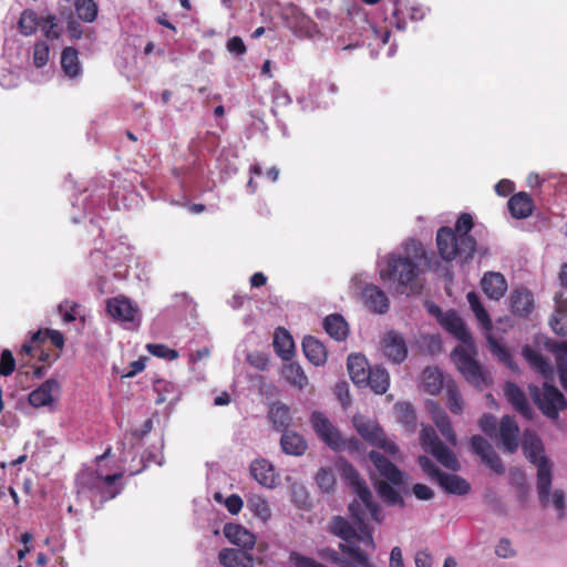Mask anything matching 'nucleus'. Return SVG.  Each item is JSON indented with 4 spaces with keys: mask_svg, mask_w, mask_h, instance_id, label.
I'll list each match as a JSON object with an SVG mask.
<instances>
[{
    "mask_svg": "<svg viewBox=\"0 0 567 567\" xmlns=\"http://www.w3.org/2000/svg\"><path fill=\"white\" fill-rule=\"evenodd\" d=\"M557 370L561 386L567 391V363L560 355H557Z\"/></svg>",
    "mask_w": 567,
    "mask_h": 567,
    "instance_id": "774afa93",
    "label": "nucleus"
},
{
    "mask_svg": "<svg viewBox=\"0 0 567 567\" xmlns=\"http://www.w3.org/2000/svg\"><path fill=\"white\" fill-rule=\"evenodd\" d=\"M420 441L423 450L432 454L441 465L451 471L460 470V462L455 454L443 444L432 426L425 425L422 427Z\"/></svg>",
    "mask_w": 567,
    "mask_h": 567,
    "instance_id": "9b49d317",
    "label": "nucleus"
},
{
    "mask_svg": "<svg viewBox=\"0 0 567 567\" xmlns=\"http://www.w3.org/2000/svg\"><path fill=\"white\" fill-rule=\"evenodd\" d=\"M466 299L470 303L472 311L474 312L478 323L486 331L487 343L489 351L495 355L504 365L509 368L512 371H517V364L514 362L512 354L509 351L503 347L496 339H494L489 331L492 330V321L488 312L485 310L482 305L480 297L476 292L470 291L466 296Z\"/></svg>",
    "mask_w": 567,
    "mask_h": 567,
    "instance_id": "9d476101",
    "label": "nucleus"
},
{
    "mask_svg": "<svg viewBox=\"0 0 567 567\" xmlns=\"http://www.w3.org/2000/svg\"><path fill=\"white\" fill-rule=\"evenodd\" d=\"M269 419L274 427L282 433L288 431L292 422L289 406L279 402L270 406Z\"/></svg>",
    "mask_w": 567,
    "mask_h": 567,
    "instance_id": "e433bc0d",
    "label": "nucleus"
},
{
    "mask_svg": "<svg viewBox=\"0 0 567 567\" xmlns=\"http://www.w3.org/2000/svg\"><path fill=\"white\" fill-rule=\"evenodd\" d=\"M248 508L262 522H267L271 516V509L266 498L259 495H252L247 501Z\"/></svg>",
    "mask_w": 567,
    "mask_h": 567,
    "instance_id": "a18cd8bd",
    "label": "nucleus"
},
{
    "mask_svg": "<svg viewBox=\"0 0 567 567\" xmlns=\"http://www.w3.org/2000/svg\"><path fill=\"white\" fill-rule=\"evenodd\" d=\"M342 474L358 496V499H354L349 504V512L359 522V526L363 532L362 540L371 548H375L372 537V528L369 523L370 520L377 523L381 522L382 517L380 507L373 502L369 487L352 465L346 464L343 466Z\"/></svg>",
    "mask_w": 567,
    "mask_h": 567,
    "instance_id": "39448f33",
    "label": "nucleus"
},
{
    "mask_svg": "<svg viewBox=\"0 0 567 567\" xmlns=\"http://www.w3.org/2000/svg\"><path fill=\"white\" fill-rule=\"evenodd\" d=\"M395 411L398 420L409 430L414 431L416 426V415L410 403H396Z\"/></svg>",
    "mask_w": 567,
    "mask_h": 567,
    "instance_id": "49530a36",
    "label": "nucleus"
},
{
    "mask_svg": "<svg viewBox=\"0 0 567 567\" xmlns=\"http://www.w3.org/2000/svg\"><path fill=\"white\" fill-rule=\"evenodd\" d=\"M507 400L512 403L514 409L519 412L525 419L533 417V409L529 405L525 393L514 383L507 382L504 388Z\"/></svg>",
    "mask_w": 567,
    "mask_h": 567,
    "instance_id": "cd10ccee",
    "label": "nucleus"
},
{
    "mask_svg": "<svg viewBox=\"0 0 567 567\" xmlns=\"http://www.w3.org/2000/svg\"><path fill=\"white\" fill-rule=\"evenodd\" d=\"M512 311L519 316L528 315L533 309V296L526 289H516L511 295Z\"/></svg>",
    "mask_w": 567,
    "mask_h": 567,
    "instance_id": "4c0bfd02",
    "label": "nucleus"
},
{
    "mask_svg": "<svg viewBox=\"0 0 567 567\" xmlns=\"http://www.w3.org/2000/svg\"><path fill=\"white\" fill-rule=\"evenodd\" d=\"M522 447L525 456L537 466V494L539 503L546 505L549 502V488L551 486V465L544 455L540 439L530 431H525Z\"/></svg>",
    "mask_w": 567,
    "mask_h": 567,
    "instance_id": "423d86ee",
    "label": "nucleus"
},
{
    "mask_svg": "<svg viewBox=\"0 0 567 567\" xmlns=\"http://www.w3.org/2000/svg\"><path fill=\"white\" fill-rule=\"evenodd\" d=\"M49 47L45 42H38L33 48V63L37 68H42L49 61Z\"/></svg>",
    "mask_w": 567,
    "mask_h": 567,
    "instance_id": "13d9d810",
    "label": "nucleus"
},
{
    "mask_svg": "<svg viewBox=\"0 0 567 567\" xmlns=\"http://www.w3.org/2000/svg\"><path fill=\"white\" fill-rule=\"evenodd\" d=\"M495 554L502 558H511L515 556V551L512 548V544L506 538H503L498 542L495 548Z\"/></svg>",
    "mask_w": 567,
    "mask_h": 567,
    "instance_id": "e2e57ef3",
    "label": "nucleus"
},
{
    "mask_svg": "<svg viewBox=\"0 0 567 567\" xmlns=\"http://www.w3.org/2000/svg\"><path fill=\"white\" fill-rule=\"evenodd\" d=\"M116 250H118L120 252H124L127 250V247L121 244L117 247L112 248V250L107 255H104V252L96 249L95 251L91 252V262L97 270H102L103 266L106 268H115L122 262H124L128 256L127 252H125L122 257L115 256L114 252Z\"/></svg>",
    "mask_w": 567,
    "mask_h": 567,
    "instance_id": "bb28decb",
    "label": "nucleus"
},
{
    "mask_svg": "<svg viewBox=\"0 0 567 567\" xmlns=\"http://www.w3.org/2000/svg\"><path fill=\"white\" fill-rule=\"evenodd\" d=\"M422 384L427 393L437 394L444 385L442 372L436 368H426L422 373Z\"/></svg>",
    "mask_w": 567,
    "mask_h": 567,
    "instance_id": "79ce46f5",
    "label": "nucleus"
},
{
    "mask_svg": "<svg viewBox=\"0 0 567 567\" xmlns=\"http://www.w3.org/2000/svg\"><path fill=\"white\" fill-rule=\"evenodd\" d=\"M369 379L364 385H369L377 394H383L388 391L390 385V377L385 369L374 367L369 369Z\"/></svg>",
    "mask_w": 567,
    "mask_h": 567,
    "instance_id": "58836bf2",
    "label": "nucleus"
},
{
    "mask_svg": "<svg viewBox=\"0 0 567 567\" xmlns=\"http://www.w3.org/2000/svg\"><path fill=\"white\" fill-rule=\"evenodd\" d=\"M224 535L231 544L244 549H252L256 544L255 535L238 524H226Z\"/></svg>",
    "mask_w": 567,
    "mask_h": 567,
    "instance_id": "393cba45",
    "label": "nucleus"
},
{
    "mask_svg": "<svg viewBox=\"0 0 567 567\" xmlns=\"http://www.w3.org/2000/svg\"><path fill=\"white\" fill-rule=\"evenodd\" d=\"M519 427L509 415L502 417L499 423V436L503 447L508 453H514L518 449Z\"/></svg>",
    "mask_w": 567,
    "mask_h": 567,
    "instance_id": "a878e982",
    "label": "nucleus"
},
{
    "mask_svg": "<svg viewBox=\"0 0 567 567\" xmlns=\"http://www.w3.org/2000/svg\"><path fill=\"white\" fill-rule=\"evenodd\" d=\"M481 286L484 293L493 300H499L507 291V281L501 272L488 271L482 280Z\"/></svg>",
    "mask_w": 567,
    "mask_h": 567,
    "instance_id": "5701e85b",
    "label": "nucleus"
},
{
    "mask_svg": "<svg viewBox=\"0 0 567 567\" xmlns=\"http://www.w3.org/2000/svg\"><path fill=\"white\" fill-rule=\"evenodd\" d=\"M437 483L449 494L462 496L471 491L468 482L456 474L444 473Z\"/></svg>",
    "mask_w": 567,
    "mask_h": 567,
    "instance_id": "c9c22d12",
    "label": "nucleus"
},
{
    "mask_svg": "<svg viewBox=\"0 0 567 567\" xmlns=\"http://www.w3.org/2000/svg\"><path fill=\"white\" fill-rule=\"evenodd\" d=\"M291 499L298 507H305L308 503V492L303 484L293 482L290 486Z\"/></svg>",
    "mask_w": 567,
    "mask_h": 567,
    "instance_id": "5fc2aeb1",
    "label": "nucleus"
},
{
    "mask_svg": "<svg viewBox=\"0 0 567 567\" xmlns=\"http://www.w3.org/2000/svg\"><path fill=\"white\" fill-rule=\"evenodd\" d=\"M507 206L512 216L517 219H524L530 216L534 207L532 198L524 192L512 196Z\"/></svg>",
    "mask_w": 567,
    "mask_h": 567,
    "instance_id": "2f4dec72",
    "label": "nucleus"
},
{
    "mask_svg": "<svg viewBox=\"0 0 567 567\" xmlns=\"http://www.w3.org/2000/svg\"><path fill=\"white\" fill-rule=\"evenodd\" d=\"M523 357L545 379L543 391H539L537 386H529L535 403L546 416L557 419L559 412L567 406V402L563 393L549 383L554 381L555 375L553 365L546 358L528 346L523 348Z\"/></svg>",
    "mask_w": 567,
    "mask_h": 567,
    "instance_id": "20e7f679",
    "label": "nucleus"
},
{
    "mask_svg": "<svg viewBox=\"0 0 567 567\" xmlns=\"http://www.w3.org/2000/svg\"><path fill=\"white\" fill-rule=\"evenodd\" d=\"M550 489H551V487L549 488V491ZM550 504L556 509L557 516L559 518H563L565 516V509H566V496L561 489H555L553 492V494L549 492V502L543 506L546 507Z\"/></svg>",
    "mask_w": 567,
    "mask_h": 567,
    "instance_id": "864d4df0",
    "label": "nucleus"
},
{
    "mask_svg": "<svg viewBox=\"0 0 567 567\" xmlns=\"http://www.w3.org/2000/svg\"><path fill=\"white\" fill-rule=\"evenodd\" d=\"M382 352L394 363H401L408 355V349L403 337L394 331L388 332L382 338Z\"/></svg>",
    "mask_w": 567,
    "mask_h": 567,
    "instance_id": "a211bd4d",
    "label": "nucleus"
},
{
    "mask_svg": "<svg viewBox=\"0 0 567 567\" xmlns=\"http://www.w3.org/2000/svg\"><path fill=\"white\" fill-rule=\"evenodd\" d=\"M316 483L322 493H330L336 485V476L330 467H322L318 471Z\"/></svg>",
    "mask_w": 567,
    "mask_h": 567,
    "instance_id": "09e8293b",
    "label": "nucleus"
},
{
    "mask_svg": "<svg viewBox=\"0 0 567 567\" xmlns=\"http://www.w3.org/2000/svg\"><path fill=\"white\" fill-rule=\"evenodd\" d=\"M370 365L368 363V360L362 354H350L348 358V371L350 374L351 380L358 384L363 385L367 383V380L369 379L368 372H369Z\"/></svg>",
    "mask_w": 567,
    "mask_h": 567,
    "instance_id": "7c9ffc66",
    "label": "nucleus"
},
{
    "mask_svg": "<svg viewBox=\"0 0 567 567\" xmlns=\"http://www.w3.org/2000/svg\"><path fill=\"white\" fill-rule=\"evenodd\" d=\"M106 311L112 318L125 323L130 329L137 328L141 323L138 308L124 296L109 299L106 301Z\"/></svg>",
    "mask_w": 567,
    "mask_h": 567,
    "instance_id": "4468645a",
    "label": "nucleus"
},
{
    "mask_svg": "<svg viewBox=\"0 0 567 567\" xmlns=\"http://www.w3.org/2000/svg\"><path fill=\"white\" fill-rule=\"evenodd\" d=\"M436 245L440 256L451 261L456 258L466 261L476 251V240L472 236H457L450 227H441L436 234Z\"/></svg>",
    "mask_w": 567,
    "mask_h": 567,
    "instance_id": "6e6552de",
    "label": "nucleus"
},
{
    "mask_svg": "<svg viewBox=\"0 0 567 567\" xmlns=\"http://www.w3.org/2000/svg\"><path fill=\"white\" fill-rule=\"evenodd\" d=\"M353 423L358 433L371 445L382 449L390 455H395L399 452L396 444L386 439L383 430L377 422L362 416H354Z\"/></svg>",
    "mask_w": 567,
    "mask_h": 567,
    "instance_id": "ddd939ff",
    "label": "nucleus"
},
{
    "mask_svg": "<svg viewBox=\"0 0 567 567\" xmlns=\"http://www.w3.org/2000/svg\"><path fill=\"white\" fill-rule=\"evenodd\" d=\"M556 309L553 313L549 324L555 333L560 336L567 334V299L561 293L555 297Z\"/></svg>",
    "mask_w": 567,
    "mask_h": 567,
    "instance_id": "f704fd0d",
    "label": "nucleus"
},
{
    "mask_svg": "<svg viewBox=\"0 0 567 567\" xmlns=\"http://www.w3.org/2000/svg\"><path fill=\"white\" fill-rule=\"evenodd\" d=\"M79 305L74 301L64 300L59 307V313L64 322H73L79 316Z\"/></svg>",
    "mask_w": 567,
    "mask_h": 567,
    "instance_id": "3c124183",
    "label": "nucleus"
},
{
    "mask_svg": "<svg viewBox=\"0 0 567 567\" xmlns=\"http://www.w3.org/2000/svg\"><path fill=\"white\" fill-rule=\"evenodd\" d=\"M473 228V218L470 214H462L456 223H455V230L454 233L457 236H471L470 231Z\"/></svg>",
    "mask_w": 567,
    "mask_h": 567,
    "instance_id": "bf43d9fd",
    "label": "nucleus"
},
{
    "mask_svg": "<svg viewBox=\"0 0 567 567\" xmlns=\"http://www.w3.org/2000/svg\"><path fill=\"white\" fill-rule=\"evenodd\" d=\"M419 464L421 466V468L423 470V472L431 478V480H435L436 482H439L441 475H443L444 473L440 471V468L434 464V462L425 456V455H421L419 456Z\"/></svg>",
    "mask_w": 567,
    "mask_h": 567,
    "instance_id": "4d7b16f0",
    "label": "nucleus"
},
{
    "mask_svg": "<svg viewBox=\"0 0 567 567\" xmlns=\"http://www.w3.org/2000/svg\"><path fill=\"white\" fill-rule=\"evenodd\" d=\"M146 348L151 354L161 359L172 361L178 358V352L165 344L150 343Z\"/></svg>",
    "mask_w": 567,
    "mask_h": 567,
    "instance_id": "8fccbe9b",
    "label": "nucleus"
},
{
    "mask_svg": "<svg viewBox=\"0 0 567 567\" xmlns=\"http://www.w3.org/2000/svg\"><path fill=\"white\" fill-rule=\"evenodd\" d=\"M393 4L392 14L395 18V25L399 30H405L404 16L409 14L412 21L422 20L426 9L420 6H408L402 0H390Z\"/></svg>",
    "mask_w": 567,
    "mask_h": 567,
    "instance_id": "b1692460",
    "label": "nucleus"
},
{
    "mask_svg": "<svg viewBox=\"0 0 567 567\" xmlns=\"http://www.w3.org/2000/svg\"><path fill=\"white\" fill-rule=\"evenodd\" d=\"M323 328L330 337L338 341L346 339L349 332L348 323L338 313L328 316L323 320Z\"/></svg>",
    "mask_w": 567,
    "mask_h": 567,
    "instance_id": "ea45409f",
    "label": "nucleus"
},
{
    "mask_svg": "<svg viewBox=\"0 0 567 567\" xmlns=\"http://www.w3.org/2000/svg\"><path fill=\"white\" fill-rule=\"evenodd\" d=\"M351 517L355 526H352L346 518L337 516L332 519L331 532L336 536L342 538L346 542L343 544H340L339 546L341 551L350 555L355 560V563L361 564L365 567H371L368 554L364 553L358 545H355L352 542L353 539H357L360 543H362L365 547L372 549L362 540L363 532L359 526L358 519L352 515Z\"/></svg>",
    "mask_w": 567,
    "mask_h": 567,
    "instance_id": "1a4fd4ad",
    "label": "nucleus"
},
{
    "mask_svg": "<svg viewBox=\"0 0 567 567\" xmlns=\"http://www.w3.org/2000/svg\"><path fill=\"white\" fill-rule=\"evenodd\" d=\"M61 68L64 75L71 80H76L82 76V64L79 59V52L74 48L68 47L62 51Z\"/></svg>",
    "mask_w": 567,
    "mask_h": 567,
    "instance_id": "c756f323",
    "label": "nucleus"
},
{
    "mask_svg": "<svg viewBox=\"0 0 567 567\" xmlns=\"http://www.w3.org/2000/svg\"><path fill=\"white\" fill-rule=\"evenodd\" d=\"M446 393H447V405L452 413L458 414L462 412L463 403L461 395L454 385L447 384L446 386Z\"/></svg>",
    "mask_w": 567,
    "mask_h": 567,
    "instance_id": "6e6d98bb",
    "label": "nucleus"
},
{
    "mask_svg": "<svg viewBox=\"0 0 567 567\" xmlns=\"http://www.w3.org/2000/svg\"><path fill=\"white\" fill-rule=\"evenodd\" d=\"M101 202L100 197L92 196V195H84L76 197L74 202H72L73 208H75L79 203L83 205V213L82 214H72V220L73 223L78 224L80 223L86 215L92 214L96 216H101L100 212H95V206Z\"/></svg>",
    "mask_w": 567,
    "mask_h": 567,
    "instance_id": "c03bdc74",
    "label": "nucleus"
},
{
    "mask_svg": "<svg viewBox=\"0 0 567 567\" xmlns=\"http://www.w3.org/2000/svg\"><path fill=\"white\" fill-rule=\"evenodd\" d=\"M38 28H41L43 34L51 40L58 39L62 28L56 22V17L47 14L39 17L33 10H24L19 19V29L22 34L31 35Z\"/></svg>",
    "mask_w": 567,
    "mask_h": 567,
    "instance_id": "f8f14e48",
    "label": "nucleus"
},
{
    "mask_svg": "<svg viewBox=\"0 0 567 567\" xmlns=\"http://www.w3.org/2000/svg\"><path fill=\"white\" fill-rule=\"evenodd\" d=\"M426 265V250L414 239L403 241L399 248L378 261L381 279L396 285L400 293H404L408 288H414L422 268Z\"/></svg>",
    "mask_w": 567,
    "mask_h": 567,
    "instance_id": "f03ea898",
    "label": "nucleus"
},
{
    "mask_svg": "<svg viewBox=\"0 0 567 567\" xmlns=\"http://www.w3.org/2000/svg\"><path fill=\"white\" fill-rule=\"evenodd\" d=\"M251 476L262 486L275 488L279 483V475L274 465L265 458L255 460L250 464Z\"/></svg>",
    "mask_w": 567,
    "mask_h": 567,
    "instance_id": "6ab92c4d",
    "label": "nucleus"
},
{
    "mask_svg": "<svg viewBox=\"0 0 567 567\" xmlns=\"http://www.w3.org/2000/svg\"><path fill=\"white\" fill-rule=\"evenodd\" d=\"M286 18L288 27L301 37H312L317 32L316 23L297 7H290Z\"/></svg>",
    "mask_w": 567,
    "mask_h": 567,
    "instance_id": "aec40b11",
    "label": "nucleus"
},
{
    "mask_svg": "<svg viewBox=\"0 0 567 567\" xmlns=\"http://www.w3.org/2000/svg\"><path fill=\"white\" fill-rule=\"evenodd\" d=\"M16 368V361L10 350H3L1 354L0 374L10 375Z\"/></svg>",
    "mask_w": 567,
    "mask_h": 567,
    "instance_id": "680f3d73",
    "label": "nucleus"
},
{
    "mask_svg": "<svg viewBox=\"0 0 567 567\" xmlns=\"http://www.w3.org/2000/svg\"><path fill=\"white\" fill-rule=\"evenodd\" d=\"M227 50L230 53L243 55L246 52V45L240 37H233L227 42Z\"/></svg>",
    "mask_w": 567,
    "mask_h": 567,
    "instance_id": "69168bd1",
    "label": "nucleus"
},
{
    "mask_svg": "<svg viewBox=\"0 0 567 567\" xmlns=\"http://www.w3.org/2000/svg\"><path fill=\"white\" fill-rule=\"evenodd\" d=\"M250 549L224 548L218 559L224 567H254V556Z\"/></svg>",
    "mask_w": 567,
    "mask_h": 567,
    "instance_id": "4be33fe9",
    "label": "nucleus"
},
{
    "mask_svg": "<svg viewBox=\"0 0 567 567\" xmlns=\"http://www.w3.org/2000/svg\"><path fill=\"white\" fill-rule=\"evenodd\" d=\"M109 451L96 457V468L85 467L76 475L78 495L91 502L94 508L106 501L116 497L123 486L120 483L122 473H106L101 463L105 461Z\"/></svg>",
    "mask_w": 567,
    "mask_h": 567,
    "instance_id": "7ed1b4c3",
    "label": "nucleus"
},
{
    "mask_svg": "<svg viewBox=\"0 0 567 567\" xmlns=\"http://www.w3.org/2000/svg\"><path fill=\"white\" fill-rule=\"evenodd\" d=\"M302 349L307 359L313 365H322L327 361V351L324 346L315 337H305L302 341Z\"/></svg>",
    "mask_w": 567,
    "mask_h": 567,
    "instance_id": "473e14b6",
    "label": "nucleus"
},
{
    "mask_svg": "<svg viewBox=\"0 0 567 567\" xmlns=\"http://www.w3.org/2000/svg\"><path fill=\"white\" fill-rule=\"evenodd\" d=\"M351 282L357 290L360 291L361 298L371 311L375 313H384L389 309V298L379 287L364 284L362 275L352 277Z\"/></svg>",
    "mask_w": 567,
    "mask_h": 567,
    "instance_id": "2eb2a0df",
    "label": "nucleus"
},
{
    "mask_svg": "<svg viewBox=\"0 0 567 567\" xmlns=\"http://www.w3.org/2000/svg\"><path fill=\"white\" fill-rule=\"evenodd\" d=\"M427 311L436 317L439 323L462 342L454 349L451 357L466 381L477 389L487 386L489 379L480 363L475 360L476 349L471 332L462 318L453 310L443 312L433 302L425 303Z\"/></svg>",
    "mask_w": 567,
    "mask_h": 567,
    "instance_id": "f257e3e1",
    "label": "nucleus"
},
{
    "mask_svg": "<svg viewBox=\"0 0 567 567\" xmlns=\"http://www.w3.org/2000/svg\"><path fill=\"white\" fill-rule=\"evenodd\" d=\"M369 458L373 463L379 475L383 478L375 482V488L380 497L389 505L401 504L402 498L393 486H399L403 483L404 473L377 451H371L369 453Z\"/></svg>",
    "mask_w": 567,
    "mask_h": 567,
    "instance_id": "0eeeda50",
    "label": "nucleus"
},
{
    "mask_svg": "<svg viewBox=\"0 0 567 567\" xmlns=\"http://www.w3.org/2000/svg\"><path fill=\"white\" fill-rule=\"evenodd\" d=\"M282 375L288 383L302 390L308 385V378L300 364L288 363L282 369Z\"/></svg>",
    "mask_w": 567,
    "mask_h": 567,
    "instance_id": "37998d69",
    "label": "nucleus"
},
{
    "mask_svg": "<svg viewBox=\"0 0 567 567\" xmlns=\"http://www.w3.org/2000/svg\"><path fill=\"white\" fill-rule=\"evenodd\" d=\"M431 408L432 420L440 430L441 434L452 444L456 445V435L451 426V422L446 413L434 402H429Z\"/></svg>",
    "mask_w": 567,
    "mask_h": 567,
    "instance_id": "72a5a7b5",
    "label": "nucleus"
},
{
    "mask_svg": "<svg viewBox=\"0 0 567 567\" xmlns=\"http://www.w3.org/2000/svg\"><path fill=\"white\" fill-rule=\"evenodd\" d=\"M471 446L473 452L481 457L482 462L496 474H503L505 472V466L501 457L484 437L481 435L472 436Z\"/></svg>",
    "mask_w": 567,
    "mask_h": 567,
    "instance_id": "f3484780",
    "label": "nucleus"
},
{
    "mask_svg": "<svg viewBox=\"0 0 567 567\" xmlns=\"http://www.w3.org/2000/svg\"><path fill=\"white\" fill-rule=\"evenodd\" d=\"M480 426L484 433L494 437L497 434V419L491 414H484L480 420Z\"/></svg>",
    "mask_w": 567,
    "mask_h": 567,
    "instance_id": "052dcab7",
    "label": "nucleus"
},
{
    "mask_svg": "<svg viewBox=\"0 0 567 567\" xmlns=\"http://www.w3.org/2000/svg\"><path fill=\"white\" fill-rule=\"evenodd\" d=\"M59 389L60 384L55 379H48L29 394V402L34 408L51 405Z\"/></svg>",
    "mask_w": 567,
    "mask_h": 567,
    "instance_id": "412c9836",
    "label": "nucleus"
},
{
    "mask_svg": "<svg viewBox=\"0 0 567 567\" xmlns=\"http://www.w3.org/2000/svg\"><path fill=\"white\" fill-rule=\"evenodd\" d=\"M78 17L85 22H93L97 16V6L94 0H75Z\"/></svg>",
    "mask_w": 567,
    "mask_h": 567,
    "instance_id": "de8ad7c7",
    "label": "nucleus"
},
{
    "mask_svg": "<svg viewBox=\"0 0 567 567\" xmlns=\"http://www.w3.org/2000/svg\"><path fill=\"white\" fill-rule=\"evenodd\" d=\"M274 348L279 357L288 360L292 353L295 343L291 336L281 328H278L274 336Z\"/></svg>",
    "mask_w": 567,
    "mask_h": 567,
    "instance_id": "a19ab883",
    "label": "nucleus"
},
{
    "mask_svg": "<svg viewBox=\"0 0 567 567\" xmlns=\"http://www.w3.org/2000/svg\"><path fill=\"white\" fill-rule=\"evenodd\" d=\"M243 505V499L236 494L228 496L225 501V506L231 514H238L241 511Z\"/></svg>",
    "mask_w": 567,
    "mask_h": 567,
    "instance_id": "338daca9",
    "label": "nucleus"
},
{
    "mask_svg": "<svg viewBox=\"0 0 567 567\" xmlns=\"http://www.w3.org/2000/svg\"><path fill=\"white\" fill-rule=\"evenodd\" d=\"M280 446L284 453L293 456H301L308 449L307 441L295 431H285L280 439Z\"/></svg>",
    "mask_w": 567,
    "mask_h": 567,
    "instance_id": "c85d7f7f",
    "label": "nucleus"
},
{
    "mask_svg": "<svg viewBox=\"0 0 567 567\" xmlns=\"http://www.w3.org/2000/svg\"><path fill=\"white\" fill-rule=\"evenodd\" d=\"M271 97L274 107L287 106L291 103L289 93L277 82L272 84ZM275 113V109H272Z\"/></svg>",
    "mask_w": 567,
    "mask_h": 567,
    "instance_id": "603ef678",
    "label": "nucleus"
},
{
    "mask_svg": "<svg viewBox=\"0 0 567 567\" xmlns=\"http://www.w3.org/2000/svg\"><path fill=\"white\" fill-rule=\"evenodd\" d=\"M311 425L317 435L332 450H341L344 446V442L341 437L340 432L329 421V419L319 411H315L310 419Z\"/></svg>",
    "mask_w": 567,
    "mask_h": 567,
    "instance_id": "dca6fc26",
    "label": "nucleus"
},
{
    "mask_svg": "<svg viewBox=\"0 0 567 567\" xmlns=\"http://www.w3.org/2000/svg\"><path fill=\"white\" fill-rule=\"evenodd\" d=\"M412 491L414 496L420 501H429L432 499L434 496V492L432 491V488L424 484H415L412 487Z\"/></svg>",
    "mask_w": 567,
    "mask_h": 567,
    "instance_id": "0e129e2a",
    "label": "nucleus"
}]
</instances>
